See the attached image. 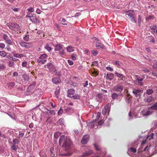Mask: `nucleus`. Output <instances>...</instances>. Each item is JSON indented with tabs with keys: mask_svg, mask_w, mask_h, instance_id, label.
Segmentation results:
<instances>
[{
	"mask_svg": "<svg viewBox=\"0 0 157 157\" xmlns=\"http://www.w3.org/2000/svg\"><path fill=\"white\" fill-rule=\"evenodd\" d=\"M66 140L65 139V136L64 135L62 136L59 140V144L61 146L62 143H64Z\"/></svg>",
	"mask_w": 157,
	"mask_h": 157,
	"instance_id": "nucleus-18",
	"label": "nucleus"
},
{
	"mask_svg": "<svg viewBox=\"0 0 157 157\" xmlns=\"http://www.w3.org/2000/svg\"><path fill=\"white\" fill-rule=\"evenodd\" d=\"M97 115L96 116V119H98L101 117V113L100 112H98L97 113Z\"/></svg>",
	"mask_w": 157,
	"mask_h": 157,
	"instance_id": "nucleus-59",
	"label": "nucleus"
},
{
	"mask_svg": "<svg viewBox=\"0 0 157 157\" xmlns=\"http://www.w3.org/2000/svg\"><path fill=\"white\" fill-rule=\"evenodd\" d=\"M63 112V110L61 108H60L58 112V114L59 115H61Z\"/></svg>",
	"mask_w": 157,
	"mask_h": 157,
	"instance_id": "nucleus-46",
	"label": "nucleus"
},
{
	"mask_svg": "<svg viewBox=\"0 0 157 157\" xmlns=\"http://www.w3.org/2000/svg\"><path fill=\"white\" fill-rule=\"evenodd\" d=\"M152 112L151 111L146 110H142L141 113V114L144 116H147L151 115L152 113Z\"/></svg>",
	"mask_w": 157,
	"mask_h": 157,
	"instance_id": "nucleus-13",
	"label": "nucleus"
},
{
	"mask_svg": "<svg viewBox=\"0 0 157 157\" xmlns=\"http://www.w3.org/2000/svg\"><path fill=\"white\" fill-rule=\"evenodd\" d=\"M27 10L28 12L32 13L34 12V8L31 7L28 9Z\"/></svg>",
	"mask_w": 157,
	"mask_h": 157,
	"instance_id": "nucleus-44",
	"label": "nucleus"
},
{
	"mask_svg": "<svg viewBox=\"0 0 157 157\" xmlns=\"http://www.w3.org/2000/svg\"><path fill=\"white\" fill-rule=\"evenodd\" d=\"M24 40L25 41H27L29 39V35H26L23 37Z\"/></svg>",
	"mask_w": 157,
	"mask_h": 157,
	"instance_id": "nucleus-43",
	"label": "nucleus"
},
{
	"mask_svg": "<svg viewBox=\"0 0 157 157\" xmlns=\"http://www.w3.org/2000/svg\"><path fill=\"white\" fill-rule=\"evenodd\" d=\"M11 9L12 10L14 11V12H17L19 11V10H20L18 8H14V7H13L11 8Z\"/></svg>",
	"mask_w": 157,
	"mask_h": 157,
	"instance_id": "nucleus-48",
	"label": "nucleus"
},
{
	"mask_svg": "<svg viewBox=\"0 0 157 157\" xmlns=\"http://www.w3.org/2000/svg\"><path fill=\"white\" fill-rule=\"evenodd\" d=\"M6 68V66L4 64H0V70H4Z\"/></svg>",
	"mask_w": 157,
	"mask_h": 157,
	"instance_id": "nucleus-40",
	"label": "nucleus"
},
{
	"mask_svg": "<svg viewBox=\"0 0 157 157\" xmlns=\"http://www.w3.org/2000/svg\"><path fill=\"white\" fill-rule=\"evenodd\" d=\"M153 135L154 134L153 133H151L150 135L147 136V138L149 139V140L153 139Z\"/></svg>",
	"mask_w": 157,
	"mask_h": 157,
	"instance_id": "nucleus-45",
	"label": "nucleus"
},
{
	"mask_svg": "<svg viewBox=\"0 0 157 157\" xmlns=\"http://www.w3.org/2000/svg\"><path fill=\"white\" fill-rule=\"evenodd\" d=\"M16 23H11L9 24V27L11 29H14L15 28V26H16Z\"/></svg>",
	"mask_w": 157,
	"mask_h": 157,
	"instance_id": "nucleus-31",
	"label": "nucleus"
},
{
	"mask_svg": "<svg viewBox=\"0 0 157 157\" xmlns=\"http://www.w3.org/2000/svg\"><path fill=\"white\" fill-rule=\"evenodd\" d=\"M13 56L17 58H22L23 57L24 55L22 54L14 53L13 54Z\"/></svg>",
	"mask_w": 157,
	"mask_h": 157,
	"instance_id": "nucleus-25",
	"label": "nucleus"
},
{
	"mask_svg": "<svg viewBox=\"0 0 157 157\" xmlns=\"http://www.w3.org/2000/svg\"><path fill=\"white\" fill-rule=\"evenodd\" d=\"M89 138L88 136H84L81 140V143L83 144H86L89 140Z\"/></svg>",
	"mask_w": 157,
	"mask_h": 157,
	"instance_id": "nucleus-14",
	"label": "nucleus"
},
{
	"mask_svg": "<svg viewBox=\"0 0 157 157\" xmlns=\"http://www.w3.org/2000/svg\"><path fill=\"white\" fill-rule=\"evenodd\" d=\"M63 48V45L61 44H57L55 48V51H59Z\"/></svg>",
	"mask_w": 157,
	"mask_h": 157,
	"instance_id": "nucleus-19",
	"label": "nucleus"
},
{
	"mask_svg": "<svg viewBox=\"0 0 157 157\" xmlns=\"http://www.w3.org/2000/svg\"><path fill=\"white\" fill-rule=\"evenodd\" d=\"M142 90L140 89H134L132 91V93L136 97L140 98L141 95Z\"/></svg>",
	"mask_w": 157,
	"mask_h": 157,
	"instance_id": "nucleus-10",
	"label": "nucleus"
},
{
	"mask_svg": "<svg viewBox=\"0 0 157 157\" xmlns=\"http://www.w3.org/2000/svg\"><path fill=\"white\" fill-rule=\"evenodd\" d=\"M60 88L59 86H58L56 88V90L55 91V94H56V97L57 98H59V95L60 93Z\"/></svg>",
	"mask_w": 157,
	"mask_h": 157,
	"instance_id": "nucleus-21",
	"label": "nucleus"
},
{
	"mask_svg": "<svg viewBox=\"0 0 157 157\" xmlns=\"http://www.w3.org/2000/svg\"><path fill=\"white\" fill-rule=\"evenodd\" d=\"M128 13L126 14L125 15V17L128 19H131L132 22L136 23V21L135 19L134 15L135 13L133 10H129L128 11H125Z\"/></svg>",
	"mask_w": 157,
	"mask_h": 157,
	"instance_id": "nucleus-1",
	"label": "nucleus"
},
{
	"mask_svg": "<svg viewBox=\"0 0 157 157\" xmlns=\"http://www.w3.org/2000/svg\"><path fill=\"white\" fill-rule=\"evenodd\" d=\"M26 17H29L30 20L34 23H37V21L39 22L38 18H36V15L35 14H32V13H29L26 15Z\"/></svg>",
	"mask_w": 157,
	"mask_h": 157,
	"instance_id": "nucleus-5",
	"label": "nucleus"
},
{
	"mask_svg": "<svg viewBox=\"0 0 157 157\" xmlns=\"http://www.w3.org/2000/svg\"><path fill=\"white\" fill-rule=\"evenodd\" d=\"M124 88V86L123 85L118 84L114 86L113 88V90L115 91L120 92V94H119V95H121L122 94L121 92L123 91Z\"/></svg>",
	"mask_w": 157,
	"mask_h": 157,
	"instance_id": "nucleus-6",
	"label": "nucleus"
},
{
	"mask_svg": "<svg viewBox=\"0 0 157 157\" xmlns=\"http://www.w3.org/2000/svg\"><path fill=\"white\" fill-rule=\"evenodd\" d=\"M93 152L92 150H89L88 151H86L82 155L83 156H87L90 155L93 153Z\"/></svg>",
	"mask_w": 157,
	"mask_h": 157,
	"instance_id": "nucleus-22",
	"label": "nucleus"
},
{
	"mask_svg": "<svg viewBox=\"0 0 157 157\" xmlns=\"http://www.w3.org/2000/svg\"><path fill=\"white\" fill-rule=\"evenodd\" d=\"M157 110V102L153 105L150 107L149 108L148 110Z\"/></svg>",
	"mask_w": 157,
	"mask_h": 157,
	"instance_id": "nucleus-23",
	"label": "nucleus"
},
{
	"mask_svg": "<svg viewBox=\"0 0 157 157\" xmlns=\"http://www.w3.org/2000/svg\"><path fill=\"white\" fill-rule=\"evenodd\" d=\"M91 53L94 56H96L98 54V52L94 50L91 51Z\"/></svg>",
	"mask_w": 157,
	"mask_h": 157,
	"instance_id": "nucleus-50",
	"label": "nucleus"
},
{
	"mask_svg": "<svg viewBox=\"0 0 157 157\" xmlns=\"http://www.w3.org/2000/svg\"><path fill=\"white\" fill-rule=\"evenodd\" d=\"M61 21L62 22V24L63 25H67L68 22L64 18L62 19Z\"/></svg>",
	"mask_w": 157,
	"mask_h": 157,
	"instance_id": "nucleus-37",
	"label": "nucleus"
},
{
	"mask_svg": "<svg viewBox=\"0 0 157 157\" xmlns=\"http://www.w3.org/2000/svg\"><path fill=\"white\" fill-rule=\"evenodd\" d=\"M76 55L73 54L71 56V59L73 60H75L76 59Z\"/></svg>",
	"mask_w": 157,
	"mask_h": 157,
	"instance_id": "nucleus-49",
	"label": "nucleus"
},
{
	"mask_svg": "<svg viewBox=\"0 0 157 157\" xmlns=\"http://www.w3.org/2000/svg\"><path fill=\"white\" fill-rule=\"evenodd\" d=\"M119 94L118 95L116 93H113L112 94L111 97L113 100L116 99L117 98Z\"/></svg>",
	"mask_w": 157,
	"mask_h": 157,
	"instance_id": "nucleus-29",
	"label": "nucleus"
},
{
	"mask_svg": "<svg viewBox=\"0 0 157 157\" xmlns=\"http://www.w3.org/2000/svg\"><path fill=\"white\" fill-rule=\"evenodd\" d=\"M15 25L16 26H15L14 29L16 30H20V26L19 25L17 24H16V25Z\"/></svg>",
	"mask_w": 157,
	"mask_h": 157,
	"instance_id": "nucleus-60",
	"label": "nucleus"
},
{
	"mask_svg": "<svg viewBox=\"0 0 157 157\" xmlns=\"http://www.w3.org/2000/svg\"><path fill=\"white\" fill-rule=\"evenodd\" d=\"M153 67L155 68H157V61H155L154 62Z\"/></svg>",
	"mask_w": 157,
	"mask_h": 157,
	"instance_id": "nucleus-51",
	"label": "nucleus"
},
{
	"mask_svg": "<svg viewBox=\"0 0 157 157\" xmlns=\"http://www.w3.org/2000/svg\"><path fill=\"white\" fill-rule=\"evenodd\" d=\"M47 55L45 53L41 55L37 60L38 62L41 64H44L47 62Z\"/></svg>",
	"mask_w": 157,
	"mask_h": 157,
	"instance_id": "nucleus-4",
	"label": "nucleus"
},
{
	"mask_svg": "<svg viewBox=\"0 0 157 157\" xmlns=\"http://www.w3.org/2000/svg\"><path fill=\"white\" fill-rule=\"evenodd\" d=\"M98 62L97 61H94L92 63V65L97 66L98 65Z\"/></svg>",
	"mask_w": 157,
	"mask_h": 157,
	"instance_id": "nucleus-61",
	"label": "nucleus"
},
{
	"mask_svg": "<svg viewBox=\"0 0 157 157\" xmlns=\"http://www.w3.org/2000/svg\"><path fill=\"white\" fill-rule=\"evenodd\" d=\"M18 148V146L17 145L13 144L11 147V149L14 151H16L17 150Z\"/></svg>",
	"mask_w": 157,
	"mask_h": 157,
	"instance_id": "nucleus-32",
	"label": "nucleus"
},
{
	"mask_svg": "<svg viewBox=\"0 0 157 157\" xmlns=\"http://www.w3.org/2000/svg\"><path fill=\"white\" fill-rule=\"evenodd\" d=\"M65 54V52L63 49H62V51H60L59 52V54L60 55V56H62L64 55Z\"/></svg>",
	"mask_w": 157,
	"mask_h": 157,
	"instance_id": "nucleus-55",
	"label": "nucleus"
},
{
	"mask_svg": "<svg viewBox=\"0 0 157 157\" xmlns=\"http://www.w3.org/2000/svg\"><path fill=\"white\" fill-rule=\"evenodd\" d=\"M106 69L107 70L110 71H113V69L109 67H107Z\"/></svg>",
	"mask_w": 157,
	"mask_h": 157,
	"instance_id": "nucleus-63",
	"label": "nucleus"
},
{
	"mask_svg": "<svg viewBox=\"0 0 157 157\" xmlns=\"http://www.w3.org/2000/svg\"><path fill=\"white\" fill-rule=\"evenodd\" d=\"M145 77L144 75H136L135 80L134 81L136 85L140 86L143 85V83L142 81L144 79Z\"/></svg>",
	"mask_w": 157,
	"mask_h": 157,
	"instance_id": "nucleus-2",
	"label": "nucleus"
},
{
	"mask_svg": "<svg viewBox=\"0 0 157 157\" xmlns=\"http://www.w3.org/2000/svg\"><path fill=\"white\" fill-rule=\"evenodd\" d=\"M94 76L96 77L99 75V72L98 71H94L92 73Z\"/></svg>",
	"mask_w": 157,
	"mask_h": 157,
	"instance_id": "nucleus-39",
	"label": "nucleus"
},
{
	"mask_svg": "<svg viewBox=\"0 0 157 157\" xmlns=\"http://www.w3.org/2000/svg\"><path fill=\"white\" fill-rule=\"evenodd\" d=\"M6 43L8 44L9 45H11L12 44V42L11 41V40L9 39H7L6 40Z\"/></svg>",
	"mask_w": 157,
	"mask_h": 157,
	"instance_id": "nucleus-42",
	"label": "nucleus"
},
{
	"mask_svg": "<svg viewBox=\"0 0 157 157\" xmlns=\"http://www.w3.org/2000/svg\"><path fill=\"white\" fill-rule=\"evenodd\" d=\"M71 144V141L70 140L67 139L63 143L62 146L65 147L66 150H68L69 149Z\"/></svg>",
	"mask_w": 157,
	"mask_h": 157,
	"instance_id": "nucleus-7",
	"label": "nucleus"
},
{
	"mask_svg": "<svg viewBox=\"0 0 157 157\" xmlns=\"http://www.w3.org/2000/svg\"><path fill=\"white\" fill-rule=\"evenodd\" d=\"M45 113L48 115H50L53 114V115H55V112L54 110H50L47 108H45Z\"/></svg>",
	"mask_w": 157,
	"mask_h": 157,
	"instance_id": "nucleus-15",
	"label": "nucleus"
},
{
	"mask_svg": "<svg viewBox=\"0 0 157 157\" xmlns=\"http://www.w3.org/2000/svg\"><path fill=\"white\" fill-rule=\"evenodd\" d=\"M5 45L3 43H0V48L3 49L5 48Z\"/></svg>",
	"mask_w": 157,
	"mask_h": 157,
	"instance_id": "nucleus-57",
	"label": "nucleus"
},
{
	"mask_svg": "<svg viewBox=\"0 0 157 157\" xmlns=\"http://www.w3.org/2000/svg\"><path fill=\"white\" fill-rule=\"evenodd\" d=\"M22 66L23 67H25L26 68L29 67L28 65V63L26 61H24L22 62Z\"/></svg>",
	"mask_w": 157,
	"mask_h": 157,
	"instance_id": "nucleus-30",
	"label": "nucleus"
},
{
	"mask_svg": "<svg viewBox=\"0 0 157 157\" xmlns=\"http://www.w3.org/2000/svg\"><path fill=\"white\" fill-rule=\"evenodd\" d=\"M42 12V11L39 9H37L36 10V13L38 14H40Z\"/></svg>",
	"mask_w": 157,
	"mask_h": 157,
	"instance_id": "nucleus-56",
	"label": "nucleus"
},
{
	"mask_svg": "<svg viewBox=\"0 0 157 157\" xmlns=\"http://www.w3.org/2000/svg\"><path fill=\"white\" fill-rule=\"evenodd\" d=\"M20 44L21 46L26 48H30L32 46L31 43H26L24 42H21Z\"/></svg>",
	"mask_w": 157,
	"mask_h": 157,
	"instance_id": "nucleus-12",
	"label": "nucleus"
},
{
	"mask_svg": "<svg viewBox=\"0 0 157 157\" xmlns=\"http://www.w3.org/2000/svg\"><path fill=\"white\" fill-rule=\"evenodd\" d=\"M152 75L153 76H157V72L156 71H153L152 72Z\"/></svg>",
	"mask_w": 157,
	"mask_h": 157,
	"instance_id": "nucleus-64",
	"label": "nucleus"
},
{
	"mask_svg": "<svg viewBox=\"0 0 157 157\" xmlns=\"http://www.w3.org/2000/svg\"><path fill=\"white\" fill-rule=\"evenodd\" d=\"M44 67H47L50 71L54 72L55 71V67L51 63H48L44 66Z\"/></svg>",
	"mask_w": 157,
	"mask_h": 157,
	"instance_id": "nucleus-9",
	"label": "nucleus"
},
{
	"mask_svg": "<svg viewBox=\"0 0 157 157\" xmlns=\"http://www.w3.org/2000/svg\"><path fill=\"white\" fill-rule=\"evenodd\" d=\"M82 84L84 87H86L88 85V81H85Z\"/></svg>",
	"mask_w": 157,
	"mask_h": 157,
	"instance_id": "nucleus-54",
	"label": "nucleus"
},
{
	"mask_svg": "<svg viewBox=\"0 0 157 157\" xmlns=\"http://www.w3.org/2000/svg\"><path fill=\"white\" fill-rule=\"evenodd\" d=\"M94 146L95 149L97 151H98L100 150V149L99 148L98 146L96 144H94Z\"/></svg>",
	"mask_w": 157,
	"mask_h": 157,
	"instance_id": "nucleus-58",
	"label": "nucleus"
},
{
	"mask_svg": "<svg viewBox=\"0 0 157 157\" xmlns=\"http://www.w3.org/2000/svg\"><path fill=\"white\" fill-rule=\"evenodd\" d=\"M15 65V64L14 63L13 61L11 60H10L9 61L8 66L9 67H14Z\"/></svg>",
	"mask_w": 157,
	"mask_h": 157,
	"instance_id": "nucleus-27",
	"label": "nucleus"
},
{
	"mask_svg": "<svg viewBox=\"0 0 157 157\" xmlns=\"http://www.w3.org/2000/svg\"><path fill=\"white\" fill-rule=\"evenodd\" d=\"M150 28L153 32L157 33V27L156 25H151L150 26Z\"/></svg>",
	"mask_w": 157,
	"mask_h": 157,
	"instance_id": "nucleus-24",
	"label": "nucleus"
},
{
	"mask_svg": "<svg viewBox=\"0 0 157 157\" xmlns=\"http://www.w3.org/2000/svg\"><path fill=\"white\" fill-rule=\"evenodd\" d=\"M115 73L118 77L121 78L122 80H124L125 79V77L123 75L119 74L117 72Z\"/></svg>",
	"mask_w": 157,
	"mask_h": 157,
	"instance_id": "nucleus-20",
	"label": "nucleus"
},
{
	"mask_svg": "<svg viewBox=\"0 0 157 157\" xmlns=\"http://www.w3.org/2000/svg\"><path fill=\"white\" fill-rule=\"evenodd\" d=\"M75 93V91L72 89H70L68 90L67 91V96L69 98H72L74 99H78L80 95L78 94H74Z\"/></svg>",
	"mask_w": 157,
	"mask_h": 157,
	"instance_id": "nucleus-3",
	"label": "nucleus"
},
{
	"mask_svg": "<svg viewBox=\"0 0 157 157\" xmlns=\"http://www.w3.org/2000/svg\"><path fill=\"white\" fill-rule=\"evenodd\" d=\"M153 100V98L151 96H148L144 99V101L147 103H150Z\"/></svg>",
	"mask_w": 157,
	"mask_h": 157,
	"instance_id": "nucleus-16",
	"label": "nucleus"
},
{
	"mask_svg": "<svg viewBox=\"0 0 157 157\" xmlns=\"http://www.w3.org/2000/svg\"><path fill=\"white\" fill-rule=\"evenodd\" d=\"M130 151L133 153H135L136 151V148L133 147H131L130 149Z\"/></svg>",
	"mask_w": 157,
	"mask_h": 157,
	"instance_id": "nucleus-52",
	"label": "nucleus"
},
{
	"mask_svg": "<svg viewBox=\"0 0 157 157\" xmlns=\"http://www.w3.org/2000/svg\"><path fill=\"white\" fill-rule=\"evenodd\" d=\"M153 92L154 91L152 89H148L146 91V93L148 95L152 94Z\"/></svg>",
	"mask_w": 157,
	"mask_h": 157,
	"instance_id": "nucleus-33",
	"label": "nucleus"
},
{
	"mask_svg": "<svg viewBox=\"0 0 157 157\" xmlns=\"http://www.w3.org/2000/svg\"><path fill=\"white\" fill-rule=\"evenodd\" d=\"M109 103H107L105 106L102 111V113L103 115H105L107 113H109L110 111V109L109 108Z\"/></svg>",
	"mask_w": 157,
	"mask_h": 157,
	"instance_id": "nucleus-11",
	"label": "nucleus"
},
{
	"mask_svg": "<svg viewBox=\"0 0 157 157\" xmlns=\"http://www.w3.org/2000/svg\"><path fill=\"white\" fill-rule=\"evenodd\" d=\"M45 48L49 52H50L51 50V47H49L48 45L45 46Z\"/></svg>",
	"mask_w": 157,
	"mask_h": 157,
	"instance_id": "nucleus-47",
	"label": "nucleus"
},
{
	"mask_svg": "<svg viewBox=\"0 0 157 157\" xmlns=\"http://www.w3.org/2000/svg\"><path fill=\"white\" fill-rule=\"evenodd\" d=\"M3 38L4 40H5V41L7 39H9V38L8 36L6 34H4L3 35Z\"/></svg>",
	"mask_w": 157,
	"mask_h": 157,
	"instance_id": "nucleus-53",
	"label": "nucleus"
},
{
	"mask_svg": "<svg viewBox=\"0 0 157 157\" xmlns=\"http://www.w3.org/2000/svg\"><path fill=\"white\" fill-rule=\"evenodd\" d=\"M113 75L112 74H107L106 76V78L111 80L113 78Z\"/></svg>",
	"mask_w": 157,
	"mask_h": 157,
	"instance_id": "nucleus-26",
	"label": "nucleus"
},
{
	"mask_svg": "<svg viewBox=\"0 0 157 157\" xmlns=\"http://www.w3.org/2000/svg\"><path fill=\"white\" fill-rule=\"evenodd\" d=\"M138 24L139 26H140L141 24V17L140 15H139L138 16Z\"/></svg>",
	"mask_w": 157,
	"mask_h": 157,
	"instance_id": "nucleus-41",
	"label": "nucleus"
},
{
	"mask_svg": "<svg viewBox=\"0 0 157 157\" xmlns=\"http://www.w3.org/2000/svg\"><path fill=\"white\" fill-rule=\"evenodd\" d=\"M8 87L10 89H12L15 85V83L13 82H10L8 84Z\"/></svg>",
	"mask_w": 157,
	"mask_h": 157,
	"instance_id": "nucleus-35",
	"label": "nucleus"
},
{
	"mask_svg": "<svg viewBox=\"0 0 157 157\" xmlns=\"http://www.w3.org/2000/svg\"><path fill=\"white\" fill-rule=\"evenodd\" d=\"M13 144L15 145L18 144L19 143L18 140L17 139H13Z\"/></svg>",
	"mask_w": 157,
	"mask_h": 157,
	"instance_id": "nucleus-38",
	"label": "nucleus"
},
{
	"mask_svg": "<svg viewBox=\"0 0 157 157\" xmlns=\"http://www.w3.org/2000/svg\"><path fill=\"white\" fill-rule=\"evenodd\" d=\"M95 40L96 41L95 47L98 48L104 49L105 46L101 43L99 41V39L96 37L94 38Z\"/></svg>",
	"mask_w": 157,
	"mask_h": 157,
	"instance_id": "nucleus-8",
	"label": "nucleus"
},
{
	"mask_svg": "<svg viewBox=\"0 0 157 157\" xmlns=\"http://www.w3.org/2000/svg\"><path fill=\"white\" fill-rule=\"evenodd\" d=\"M53 83L55 84H58L61 82V81L59 78H54L52 79Z\"/></svg>",
	"mask_w": 157,
	"mask_h": 157,
	"instance_id": "nucleus-17",
	"label": "nucleus"
},
{
	"mask_svg": "<svg viewBox=\"0 0 157 157\" xmlns=\"http://www.w3.org/2000/svg\"><path fill=\"white\" fill-rule=\"evenodd\" d=\"M6 55L7 54L6 52L4 51H0V56L5 57Z\"/></svg>",
	"mask_w": 157,
	"mask_h": 157,
	"instance_id": "nucleus-34",
	"label": "nucleus"
},
{
	"mask_svg": "<svg viewBox=\"0 0 157 157\" xmlns=\"http://www.w3.org/2000/svg\"><path fill=\"white\" fill-rule=\"evenodd\" d=\"M67 62H68V63L69 64V65H72L73 64V61H72L71 60H67Z\"/></svg>",
	"mask_w": 157,
	"mask_h": 157,
	"instance_id": "nucleus-62",
	"label": "nucleus"
},
{
	"mask_svg": "<svg viewBox=\"0 0 157 157\" xmlns=\"http://www.w3.org/2000/svg\"><path fill=\"white\" fill-rule=\"evenodd\" d=\"M22 77L25 81H27L28 78V75L26 74H24L22 75Z\"/></svg>",
	"mask_w": 157,
	"mask_h": 157,
	"instance_id": "nucleus-36",
	"label": "nucleus"
},
{
	"mask_svg": "<svg viewBox=\"0 0 157 157\" xmlns=\"http://www.w3.org/2000/svg\"><path fill=\"white\" fill-rule=\"evenodd\" d=\"M74 47H73L72 46H68L67 48V50L68 52H71L74 51Z\"/></svg>",
	"mask_w": 157,
	"mask_h": 157,
	"instance_id": "nucleus-28",
	"label": "nucleus"
}]
</instances>
